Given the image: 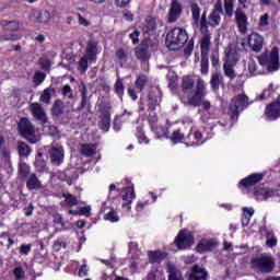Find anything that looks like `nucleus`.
<instances>
[{
    "mask_svg": "<svg viewBox=\"0 0 280 280\" xmlns=\"http://www.w3.org/2000/svg\"><path fill=\"white\" fill-rule=\"evenodd\" d=\"M167 272H168V280H185L183 278V273L180 272V270L176 269L174 265L168 266Z\"/></svg>",
    "mask_w": 280,
    "mask_h": 280,
    "instance_id": "37998d69",
    "label": "nucleus"
},
{
    "mask_svg": "<svg viewBox=\"0 0 280 280\" xmlns=\"http://www.w3.org/2000/svg\"><path fill=\"white\" fill-rule=\"evenodd\" d=\"M62 198H65L63 205L68 209H71L72 207H78V197H75V195L63 192Z\"/></svg>",
    "mask_w": 280,
    "mask_h": 280,
    "instance_id": "58836bf2",
    "label": "nucleus"
},
{
    "mask_svg": "<svg viewBox=\"0 0 280 280\" xmlns=\"http://www.w3.org/2000/svg\"><path fill=\"white\" fill-rule=\"evenodd\" d=\"M221 84H224V78L220 72H213L210 78L211 91H213V93H218Z\"/></svg>",
    "mask_w": 280,
    "mask_h": 280,
    "instance_id": "c756f323",
    "label": "nucleus"
},
{
    "mask_svg": "<svg viewBox=\"0 0 280 280\" xmlns=\"http://www.w3.org/2000/svg\"><path fill=\"white\" fill-rule=\"evenodd\" d=\"M205 97H207V83L199 79L196 83V90L188 96V104L195 108L201 106L203 110H211V102L205 101Z\"/></svg>",
    "mask_w": 280,
    "mask_h": 280,
    "instance_id": "f03ea898",
    "label": "nucleus"
},
{
    "mask_svg": "<svg viewBox=\"0 0 280 280\" xmlns=\"http://www.w3.org/2000/svg\"><path fill=\"white\" fill-rule=\"evenodd\" d=\"M268 25H270V15L265 13L259 18L258 27H268Z\"/></svg>",
    "mask_w": 280,
    "mask_h": 280,
    "instance_id": "338daca9",
    "label": "nucleus"
},
{
    "mask_svg": "<svg viewBox=\"0 0 280 280\" xmlns=\"http://www.w3.org/2000/svg\"><path fill=\"white\" fill-rule=\"evenodd\" d=\"M196 85V82L194 81V78H191L190 75H184L182 78V92L184 93V95H188V97H190L191 95H189L190 93H194V86Z\"/></svg>",
    "mask_w": 280,
    "mask_h": 280,
    "instance_id": "bb28decb",
    "label": "nucleus"
},
{
    "mask_svg": "<svg viewBox=\"0 0 280 280\" xmlns=\"http://www.w3.org/2000/svg\"><path fill=\"white\" fill-rule=\"evenodd\" d=\"M151 130L156 135L158 139H161V137H165L166 139L170 138V131L165 126L155 125L154 127L151 128Z\"/></svg>",
    "mask_w": 280,
    "mask_h": 280,
    "instance_id": "79ce46f5",
    "label": "nucleus"
},
{
    "mask_svg": "<svg viewBox=\"0 0 280 280\" xmlns=\"http://www.w3.org/2000/svg\"><path fill=\"white\" fill-rule=\"evenodd\" d=\"M32 253V244H22L19 249L20 255H30Z\"/></svg>",
    "mask_w": 280,
    "mask_h": 280,
    "instance_id": "774afa93",
    "label": "nucleus"
},
{
    "mask_svg": "<svg viewBox=\"0 0 280 280\" xmlns=\"http://www.w3.org/2000/svg\"><path fill=\"white\" fill-rule=\"evenodd\" d=\"M196 237L191 231L180 230L174 238V244L178 250H189L194 246Z\"/></svg>",
    "mask_w": 280,
    "mask_h": 280,
    "instance_id": "0eeeda50",
    "label": "nucleus"
},
{
    "mask_svg": "<svg viewBox=\"0 0 280 280\" xmlns=\"http://www.w3.org/2000/svg\"><path fill=\"white\" fill-rule=\"evenodd\" d=\"M156 27H159V24L156 23V18L152 15H147L144 18V22L140 26V30L143 34V36H154L156 33Z\"/></svg>",
    "mask_w": 280,
    "mask_h": 280,
    "instance_id": "4468645a",
    "label": "nucleus"
},
{
    "mask_svg": "<svg viewBox=\"0 0 280 280\" xmlns=\"http://www.w3.org/2000/svg\"><path fill=\"white\" fill-rule=\"evenodd\" d=\"M18 153L21 159L30 156L32 154V147L23 141H18Z\"/></svg>",
    "mask_w": 280,
    "mask_h": 280,
    "instance_id": "c9c22d12",
    "label": "nucleus"
},
{
    "mask_svg": "<svg viewBox=\"0 0 280 280\" xmlns=\"http://www.w3.org/2000/svg\"><path fill=\"white\" fill-rule=\"evenodd\" d=\"M210 60L213 69H218L220 67V51L218 49L212 50L210 55Z\"/></svg>",
    "mask_w": 280,
    "mask_h": 280,
    "instance_id": "4d7b16f0",
    "label": "nucleus"
},
{
    "mask_svg": "<svg viewBox=\"0 0 280 280\" xmlns=\"http://www.w3.org/2000/svg\"><path fill=\"white\" fill-rule=\"evenodd\" d=\"M275 83H270L268 88L265 89L262 93L258 95V100H260V102L264 100H270V97L275 95Z\"/></svg>",
    "mask_w": 280,
    "mask_h": 280,
    "instance_id": "c03bdc74",
    "label": "nucleus"
},
{
    "mask_svg": "<svg viewBox=\"0 0 280 280\" xmlns=\"http://www.w3.org/2000/svg\"><path fill=\"white\" fill-rule=\"evenodd\" d=\"M150 47H154V44H152V38L144 37L140 42V44L135 48V56L137 60H140V62H148V60L152 58Z\"/></svg>",
    "mask_w": 280,
    "mask_h": 280,
    "instance_id": "6e6552de",
    "label": "nucleus"
},
{
    "mask_svg": "<svg viewBox=\"0 0 280 280\" xmlns=\"http://www.w3.org/2000/svg\"><path fill=\"white\" fill-rule=\"evenodd\" d=\"M25 180L28 191H38V189H43V183H40L36 173H32Z\"/></svg>",
    "mask_w": 280,
    "mask_h": 280,
    "instance_id": "cd10ccee",
    "label": "nucleus"
},
{
    "mask_svg": "<svg viewBox=\"0 0 280 280\" xmlns=\"http://www.w3.org/2000/svg\"><path fill=\"white\" fill-rule=\"evenodd\" d=\"M266 178V173H253L247 177L241 179L237 187L238 189H248V187H255V185H259L260 182Z\"/></svg>",
    "mask_w": 280,
    "mask_h": 280,
    "instance_id": "9b49d317",
    "label": "nucleus"
},
{
    "mask_svg": "<svg viewBox=\"0 0 280 280\" xmlns=\"http://www.w3.org/2000/svg\"><path fill=\"white\" fill-rule=\"evenodd\" d=\"M252 268L259 270L262 275H270L275 270V257L262 254L259 257L252 258Z\"/></svg>",
    "mask_w": 280,
    "mask_h": 280,
    "instance_id": "39448f33",
    "label": "nucleus"
},
{
    "mask_svg": "<svg viewBox=\"0 0 280 280\" xmlns=\"http://www.w3.org/2000/svg\"><path fill=\"white\" fill-rule=\"evenodd\" d=\"M35 170L38 174L47 171V161L43 158V152L38 151L35 155Z\"/></svg>",
    "mask_w": 280,
    "mask_h": 280,
    "instance_id": "7c9ffc66",
    "label": "nucleus"
},
{
    "mask_svg": "<svg viewBox=\"0 0 280 280\" xmlns=\"http://www.w3.org/2000/svg\"><path fill=\"white\" fill-rule=\"evenodd\" d=\"M125 90H126V88L124 86V80L117 79L114 84V91L120 101L124 100V91Z\"/></svg>",
    "mask_w": 280,
    "mask_h": 280,
    "instance_id": "49530a36",
    "label": "nucleus"
},
{
    "mask_svg": "<svg viewBox=\"0 0 280 280\" xmlns=\"http://www.w3.org/2000/svg\"><path fill=\"white\" fill-rule=\"evenodd\" d=\"M124 202L121 205L122 209H127V211H132V200L137 198V195H135V187H126L124 189V194L121 196Z\"/></svg>",
    "mask_w": 280,
    "mask_h": 280,
    "instance_id": "4be33fe9",
    "label": "nucleus"
},
{
    "mask_svg": "<svg viewBox=\"0 0 280 280\" xmlns=\"http://www.w3.org/2000/svg\"><path fill=\"white\" fill-rule=\"evenodd\" d=\"M235 7V3L233 0H224V12L225 15L231 18L233 16V8Z\"/></svg>",
    "mask_w": 280,
    "mask_h": 280,
    "instance_id": "13d9d810",
    "label": "nucleus"
},
{
    "mask_svg": "<svg viewBox=\"0 0 280 280\" xmlns=\"http://www.w3.org/2000/svg\"><path fill=\"white\" fill-rule=\"evenodd\" d=\"M200 21V32L202 31H209V22L207 21V11H203L201 14Z\"/></svg>",
    "mask_w": 280,
    "mask_h": 280,
    "instance_id": "0e129e2a",
    "label": "nucleus"
},
{
    "mask_svg": "<svg viewBox=\"0 0 280 280\" xmlns=\"http://www.w3.org/2000/svg\"><path fill=\"white\" fill-rule=\"evenodd\" d=\"M190 12L192 21H195V23H200V5H198L197 2L190 4Z\"/></svg>",
    "mask_w": 280,
    "mask_h": 280,
    "instance_id": "09e8293b",
    "label": "nucleus"
},
{
    "mask_svg": "<svg viewBox=\"0 0 280 280\" xmlns=\"http://www.w3.org/2000/svg\"><path fill=\"white\" fill-rule=\"evenodd\" d=\"M187 40H189V35L185 28L174 27L171 30L165 39V45L170 51H178L185 47Z\"/></svg>",
    "mask_w": 280,
    "mask_h": 280,
    "instance_id": "f257e3e1",
    "label": "nucleus"
},
{
    "mask_svg": "<svg viewBox=\"0 0 280 280\" xmlns=\"http://www.w3.org/2000/svg\"><path fill=\"white\" fill-rule=\"evenodd\" d=\"M31 113L37 121H40L43 125L47 124V114L43 109V105L39 103L31 104Z\"/></svg>",
    "mask_w": 280,
    "mask_h": 280,
    "instance_id": "393cba45",
    "label": "nucleus"
},
{
    "mask_svg": "<svg viewBox=\"0 0 280 280\" xmlns=\"http://www.w3.org/2000/svg\"><path fill=\"white\" fill-rule=\"evenodd\" d=\"M97 152V144L93 143H83L81 144L80 153L82 156H88L90 159Z\"/></svg>",
    "mask_w": 280,
    "mask_h": 280,
    "instance_id": "2f4dec72",
    "label": "nucleus"
},
{
    "mask_svg": "<svg viewBox=\"0 0 280 280\" xmlns=\"http://www.w3.org/2000/svg\"><path fill=\"white\" fill-rule=\"evenodd\" d=\"M218 247V242L213 238H202L195 247L196 253L202 255V253H211L213 248Z\"/></svg>",
    "mask_w": 280,
    "mask_h": 280,
    "instance_id": "6ab92c4d",
    "label": "nucleus"
},
{
    "mask_svg": "<svg viewBox=\"0 0 280 280\" xmlns=\"http://www.w3.org/2000/svg\"><path fill=\"white\" fill-rule=\"evenodd\" d=\"M30 172H31V168H30V165H27V163L21 162L19 164L18 176L20 180H27V178L32 175L30 174Z\"/></svg>",
    "mask_w": 280,
    "mask_h": 280,
    "instance_id": "f704fd0d",
    "label": "nucleus"
},
{
    "mask_svg": "<svg viewBox=\"0 0 280 280\" xmlns=\"http://www.w3.org/2000/svg\"><path fill=\"white\" fill-rule=\"evenodd\" d=\"M70 215H85V218H91V206L79 207L78 210H69Z\"/></svg>",
    "mask_w": 280,
    "mask_h": 280,
    "instance_id": "a18cd8bd",
    "label": "nucleus"
},
{
    "mask_svg": "<svg viewBox=\"0 0 280 280\" xmlns=\"http://www.w3.org/2000/svg\"><path fill=\"white\" fill-rule=\"evenodd\" d=\"M248 97L246 94H237L230 103V117L235 120L238 119L240 113L248 108Z\"/></svg>",
    "mask_w": 280,
    "mask_h": 280,
    "instance_id": "423d86ee",
    "label": "nucleus"
},
{
    "mask_svg": "<svg viewBox=\"0 0 280 280\" xmlns=\"http://www.w3.org/2000/svg\"><path fill=\"white\" fill-rule=\"evenodd\" d=\"M79 92L81 102L77 107V112L82 113V110L86 108L88 113H91V108H93V106L91 105V96H89V89L86 88V84L84 82H82L79 86Z\"/></svg>",
    "mask_w": 280,
    "mask_h": 280,
    "instance_id": "1a4fd4ad",
    "label": "nucleus"
},
{
    "mask_svg": "<svg viewBox=\"0 0 280 280\" xmlns=\"http://www.w3.org/2000/svg\"><path fill=\"white\" fill-rule=\"evenodd\" d=\"M51 19V15L48 11H42L39 12L37 16V23H49V20Z\"/></svg>",
    "mask_w": 280,
    "mask_h": 280,
    "instance_id": "e2e57ef3",
    "label": "nucleus"
},
{
    "mask_svg": "<svg viewBox=\"0 0 280 280\" xmlns=\"http://www.w3.org/2000/svg\"><path fill=\"white\" fill-rule=\"evenodd\" d=\"M161 97H163V92H161V89L156 86L150 88L148 94L149 110H156V106L161 104Z\"/></svg>",
    "mask_w": 280,
    "mask_h": 280,
    "instance_id": "2eb2a0df",
    "label": "nucleus"
},
{
    "mask_svg": "<svg viewBox=\"0 0 280 280\" xmlns=\"http://www.w3.org/2000/svg\"><path fill=\"white\" fill-rule=\"evenodd\" d=\"M100 44L96 40H89L85 48V55L83 57L88 58L89 62H97V49Z\"/></svg>",
    "mask_w": 280,
    "mask_h": 280,
    "instance_id": "b1692460",
    "label": "nucleus"
},
{
    "mask_svg": "<svg viewBox=\"0 0 280 280\" xmlns=\"http://www.w3.org/2000/svg\"><path fill=\"white\" fill-rule=\"evenodd\" d=\"M18 133L22 139L27 141V143H31V145H36V143L40 141L38 133H36V127L27 117L20 118L18 122Z\"/></svg>",
    "mask_w": 280,
    "mask_h": 280,
    "instance_id": "7ed1b4c3",
    "label": "nucleus"
},
{
    "mask_svg": "<svg viewBox=\"0 0 280 280\" xmlns=\"http://www.w3.org/2000/svg\"><path fill=\"white\" fill-rule=\"evenodd\" d=\"M207 141V138L202 135V131L191 128L185 138V145L196 147L202 145Z\"/></svg>",
    "mask_w": 280,
    "mask_h": 280,
    "instance_id": "f8f14e48",
    "label": "nucleus"
},
{
    "mask_svg": "<svg viewBox=\"0 0 280 280\" xmlns=\"http://www.w3.org/2000/svg\"><path fill=\"white\" fill-rule=\"evenodd\" d=\"M234 67V63H223L224 75L229 78V80H235L237 78Z\"/></svg>",
    "mask_w": 280,
    "mask_h": 280,
    "instance_id": "ea45409f",
    "label": "nucleus"
},
{
    "mask_svg": "<svg viewBox=\"0 0 280 280\" xmlns=\"http://www.w3.org/2000/svg\"><path fill=\"white\" fill-rule=\"evenodd\" d=\"M265 117L268 121H277L280 118V94L277 96V100L267 104L265 108Z\"/></svg>",
    "mask_w": 280,
    "mask_h": 280,
    "instance_id": "9d476101",
    "label": "nucleus"
},
{
    "mask_svg": "<svg viewBox=\"0 0 280 280\" xmlns=\"http://www.w3.org/2000/svg\"><path fill=\"white\" fill-rule=\"evenodd\" d=\"M104 219L108 222H119V215H117V211L114 208L105 214Z\"/></svg>",
    "mask_w": 280,
    "mask_h": 280,
    "instance_id": "bf43d9fd",
    "label": "nucleus"
},
{
    "mask_svg": "<svg viewBox=\"0 0 280 280\" xmlns=\"http://www.w3.org/2000/svg\"><path fill=\"white\" fill-rule=\"evenodd\" d=\"M180 14H183V4H180L178 0H172L171 8L167 14V22L176 23V21L180 19Z\"/></svg>",
    "mask_w": 280,
    "mask_h": 280,
    "instance_id": "aec40b11",
    "label": "nucleus"
},
{
    "mask_svg": "<svg viewBox=\"0 0 280 280\" xmlns=\"http://www.w3.org/2000/svg\"><path fill=\"white\" fill-rule=\"evenodd\" d=\"M200 34L199 45L201 56H209V51H211V31H200Z\"/></svg>",
    "mask_w": 280,
    "mask_h": 280,
    "instance_id": "412c9836",
    "label": "nucleus"
},
{
    "mask_svg": "<svg viewBox=\"0 0 280 280\" xmlns=\"http://www.w3.org/2000/svg\"><path fill=\"white\" fill-rule=\"evenodd\" d=\"M50 163L55 167H60L65 163V149L62 147H52L48 151Z\"/></svg>",
    "mask_w": 280,
    "mask_h": 280,
    "instance_id": "dca6fc26",
    "label": "nucleus"
},
{
    "mask_svg": "<svg viewBox=\"0 0 280 280\" xmlns=\"http://www.w3.org/2000/svg\"><path fill=\"white\" fill-rule=\"evenodd\" d=\"M78 69L80 70V73H86V71L89 70V58L83 56L79 60Z\"/></svg>",
    "mask_w": 280,
    "mask_h": 280,
    "instance_id": "052dcab7",
    "label": "nucleus"
},
{
    "mask_svg": "<svg viewBox=\"0 0 280 280\" xmlns=\"http://www.w3.org/2000/svg\"><path fill=\"white\" fill-rule=\"evenodd\" d=\"M1 25L5 32H19V22L16 21H2Z\"/></svg>",
    "mask_w": 280,
    "mask_h": 280,
    "instance_id": "de8ad7c7",
    "label": "nucleus"
},
{
    "mask_svg": "<svg viewBox=\"0 0 280 280\" xmlns=\"http://www.w3.org/2000/svg\"><path fill=\"white\" fill-rule=\"evenodd\" d=\"M264 37L259 35V33L252 32L247 36V45L254 54L261 52V49H264Z\"/></svg>",
    "mask_w": 280,
    "mask_h": 280,
    "instance_id": "ddd939ff",
    "label": "nucleus"
},
{
    "mask_svg": "<svg viewBox=\"0 0 280 280\" xmlns=\"http://www.w3.org/2000/svg\"><path fill=\"white\" fill-rule=\"evenodd\" d=\"M149 261L150 264H161L165 257H167V254L161 252V250H154L148 253Z\"/></svg>",
    "mask_w": 280,
    "mask_h": 280,
    "instance_id": "72a5a7b5",
    "label": "nucleus"
},
{
    "mask_svg": "<svg viewBox=\"0 0 280 280\" xmlns=\"http://www.w3.org/2000/svg\"><path fill=\"white\" fill-rule=\"evenodd\" d=\"M209 279V272L199 265H194L190 269L188 280H207Z\"/></svg>",
    "mask_w": 280,
    "mask_h": 280,
    "instance_id": "a878e982",
    "label": "nucleus"
},
{
    "mask_svg": "<svg viewBox=\"0 0 280 280\" xmlns=\"http://www.w3.org/2000/svg\"><path fill=\"white\" fill-rule=\"evenodd\" d=\"M170 141H172V143H183V141H185L186 137L185 133L182 132L180 129H175L171 136H168Z\"/></svg>",
    "mask_w": 280,
    "mask_h": 280,
    "instance_id": "a19ab883",
    "label": "nucleus"
},
{
    "mask_svg": "<svg viewBox=\"0 0 280 280\" xmlns=\"http://www.w3.org/2000/svg\"><path fill=\"white\" fill-rule=\"evenodd\" d=\"M234 14L238 32L241 34H246V32H248V16L246 15V12H244L242 8H237Z\"/></svg>",
    "mask_w": 280,
    "mask_h": 280,
    "instance_id": "a211bd4d",
    "label": "nucleus"
},
{
    "mask_svg": "<svg viewBox=\"0 0 280 280\" xmlns=\"http://www.w3.org/2000/svg\"><path fill=\"white\" fill-rule=\"evenodd\" d=\"M275 189L266 188L264 186L254 188V197L258 202H264L268 198H273Z\"/></svg>",
    "mask_w": 280,
    "mask_h": 280,
    "instance_id": "5701e85b",
    "label": "nucleus"
},
{
    "mask_svg": "<svg viewBox=\"0 0 280 280\" xmlns=\"http://www.w3.org/2000/svg\"><path fill=\"white\" fill-rule=\"evenodd\" d=\"M147 85H148V75L139 74L135 81V86L138 93H143Z\"/></svg>",
    "mask_w": 280,
    "mask_h": 280,
    "instance_id": "4c0bfd02",
    "label": "nucleus"
},
{
    "mask_svg": "<svg viewBox=\"0 0 280 280\" xmlns=\"http://www.w3.org/2000/svg\"><path fill=\"white\" fill-rule=\"evenodd\" d=\"M46 78H47V73L36 71L33 75V84L35 86H40V84L43 83L44 80H46Z\"/></svg>",
    "mask_w": 280,
    "mask_h": 280,
    "instance_id": "5fc2aeb1",
    "label": "nucleus"
},
{
    "mask_svg": "<svg viewBox=\"0 0 280 280\" xmlns=\"http://www.w3.org/2000/svg\"><path fill=\"white\" fill-rule=\"evenodd\" d=\"M61 95L65 97H68V100H73V90L71 89V85L66 84L63 85L61 90Z\"/></svg>",
    "mask_w": 280,
    "mask_h": 280,
    "instance_id": "69168bd1",
    "label": "nucleus"
},
{
    "mask_svg": "<svg viewBox=\"0 0 280 280\" xmlns=\"http://www.w3.org/2000/svg\"><path fill=\"white\" fill-rule=\"evenodd\" d=\"M136 137L139 143H144V145H148V143H150V139H148V136H145V131H143V127H137Z\"/></svg>",
    "mask_w": 280,
    "mask_h": 280,
    "instance_id": "8fccbe9b",
    "label": "nucleus"
},
{
    "mask_svg": "<svg viewBox=\"0 0 280 280\" xmlns=\"http://www.w3.org/2000/svg\"><path fill=\"white\" fill-rule=\"evenodd\" d=\"M148 122L151 129L159 126V116L156 115V112L152 110V113L149 114Z\"/></svg>",
    "mask_w": 280,
    "mask_h": 280,
    "instance_id": "680f3d73",
    "label": "nucleus"
},
{
    "mask_svg": "<svg viewBox=\"0 0 280 280\" xmlns=\"http://www.w3.org/2000/svg\"><path fill=\"white\" fill-rule=\"evenodd\" d=\"M98 128L103 132H108L110 130V110L108 108H104L101 114V120L98 122Z\"/></svg>",
    "mask_w": 280,
    "mask_h": 280,
    "instance_id": "c85d7f7f",
    "label": "nucleus"
},
{
    "mask_svg": "<svg viewBox=\"0 0 280 280\" xmlns=\"http://www.w3.org/2000/svg\"><path fill=\"white\" fill-rule=\"evenodd\" d=\"M257 60H258L260 67H267L268 71H270V72L279 71V69H280L279 47H277V46L272 47L269 55H268V52H264L257 57Z\"/></svg>",
    "mask_w": 280,
    "mask_h": 280,
    "instance_id": "20e7f679",
    "label": "nucleus"
},
{
    "mask_svg": "<svg viewBox=\"0 0 280 280\" xmlns=\"http://www.w3.org/2000/svg\"><path fill=\"white\" fill-rule=\"evenodd\" d=\"M225 58H226V61L224 62L225 65H237V60H240L237 50L232 47H229L228 49H225Z\"/></svg>",
    "mask_w": 280,
    "mask_h": 280,
    "instance_id": "473e14b6",
    "label": "nucleus"
},
{
    "mask_svg": "<svg viewBox=\"0 0 280 280\" xmlns=\"http://www.w3.org/2000/svg\"><path fill=\"white\" fill-rule=\"evenodd\" d=\"M129 30H133V32L129 34L132 45H139V36H141V31H139V28L136 26H130Z\"/></svg>",
    "mask_w": 280,
    "mask_h": 280,
    "instance_id": "6e6d98bb",
    "label": "nucleus"
},
{
    "mask_svg": "<svg viewBox=\"0 0 280 280\" xmlns=\"http://www.w3.org/2000/svg\"><path fill=\"white\" fill-rule=\"evenodd\" d=\"M63 113H65V103L60 98H58L52 104L51 114L55 117H61Z\"/></svg>",
    "mask_w": 280,
    "mask_h": 280,
    "instance_id": "e433bc0d",
    "label": "nucleus"
},
{
    "mask_svg": "<svg viewBox=\"0 0 280 280\" xmlns=\"http://www.w3.org/2000/svg\"><path fill=\"white\" fill-rule=\"evenodd\" d=\"M62 248H67V241L62 237H57V240L54 241L52 250H55V253H60Z\"/></svg>",
    "mask_w": 280,
    "mask_h": 280,
    "instance_id": "603ef678",
    "label": "nucleus"
},
{
    "mask_svg": "<svg viewBox=\"0 0 280 280\" xmlns=\"http://www.w3.org/2000/svg\"><path fill=\"white\" fill-rule=\"evenodd\" d=\"M22 36L15 33L9 35H0V43H15V40H21Z\"/></svg>",
    "mask_w": 280,
    "mask_h": 280,
    "instance_id": "864d4df0",
    "label": "nucleus"
},
{
    "mask_svg": "<svg viewBox=\"0 0 280 280\" xmlns=\"http://www.w3.org/2000/svg\"><path fill=\"white\" fill-rule=\"evenodd\" d=\"M223 12L224 11L222 10V0H218L213 7L212 12L208 16V25H210V27H218V25H220L222 21L220 14H222Z\"/></svg>",
    "mask_w": 280,
    "mask_h": 280,
    "instance_id": "f3484780",
    "label": "nucleus"
},
{
    "mask_svg": "<svg viewBox=\"0 0 280 280\" xmlns=\"http://www.w3.org/2000/svg\"><path fill=\"white\" fill-rule=\"evenodd\" d=\"M200 73H201V75H208L209 74V56H201Z\"/></svg>",
    "mask_w": 280,
    "mask_h": 280,
    "instance_id": "3c124183",
    "label": "nucleus"
}]
</instances>
